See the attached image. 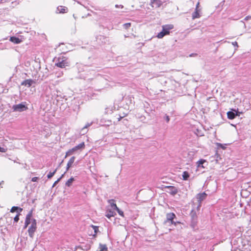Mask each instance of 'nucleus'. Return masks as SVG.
<instances>
[{
  "mask_svg": "<svg viewBox=\"0 0 251 251\" xmlns=\"http://www.w3.org/2000/svg\"><path fill=\"white\" fill-rule=\"evenodd\" d=\"M116 213L114 211H112V210H108L106 211V213L105 214V216L110 219L112 217H114L115 215H116Z\"/></svg>",
  "mask_w": 251,
  "mask_h": 251,
  "instance_id": "obj_18",
  "label": "nucleus"
},
{
  "mask_svg": "<svg viewBox=\"0 0 251 251\" xmlns=\"http://www.w3.org/2000/svg\"><path fill=\"white\" fill-rule=\"evenodd\" d=\"M162 4V1L161 0H153L151 2V5L152 7L158 8Z\"/></svg>",
  "mask_w": 251,
  "mask_h": 251,
  "instance_id": "obj_14",
  "label": "nucleus"
},
{
  "mask_svg": "<svg viewBox=\"0 0 251 251\" xmlns=\"http://www.w3.org/2000/svg\"><path fill=\"white\" fill-rule=\"evenodd\" d=\"M64 251H71V250H65Z\"/></svg>",
  "mask_w": 251,
  "mask_h": 251,
  "instance_id": "obj_59",
  "label": "nucleus"
},
{
  "mask_svg": "<svg viewBox=\"0 0 251 251\" xmlns=\"http://www.w3.org/2000/svg\"><path fill=\"white\" fill-rule=\"evenodd\" d=\"M37 229V226H33V225H31L28 229V235L31 238H33L34 237V233L36 231Z\"/></svg>",
  "mask_w": 251,
  "mask_h": 251,
  "instance_id": "obj_8",
  "label": "nucleus"
},
{
  "mask_svg": "<svg viewBox=\"0 0 251 251\" xmlns=\"http://www.w3.org/2000/svg\"><path fill=\"white\" fill-rule=\"evenodd\" d=\"M166 121L167 123H168L170 121V118L168 116H166Z\"/></svg>",
  "mask_w": 251,
  "mask_h": 251,
  "instance_id": "obj_49",
  "label": "nucleus"
},
{
  "mask_svg": "<svg viewBox=\"0 0 251 251\" xmlns=\"http://www.w3.org/2000/svg\"><path fill=\"white\" fill-rule=\"evenodd\" d=\"M90 249V246H77L75 247L76 250H82L83 251H87Z\"/></svg>",
  "mask_w": 251,
  "mask_h": 251,
  "instance_id": "obj_20",
  "label": "nucleus"
},
{
  "mask_svg": "<svg viewBox=\"0 0 251 251\" xmlns=\"http://www.w3.org/2000/svg\"><path fill=\"white\" fill-rule=\"evenodd\" d=\"M12 218L11 217L10 218V221H12Z\"/></svg>",
  "mask_w": 251,
  "mask_h": 251,
  "instance_id": "obj_64",
  "label": "nucleus"
},
{
  "mask_svg": "<svg viewBox=\"0 0 251 251\" xmlns=\"http://www.w3.org/2000/svg\"><path fill=\"white\" fill-rule=\"evenodd\" d=\"M115 7L116 8H118V7H121L122 8H124V6L123 5H118V4H116L115 5Z\"/></svg>",
  "mask_w": 251,
  "mask_h": 251,
  "instance_id": "obj_45",
  "label": "nucleus"
},
{
  "mask_svg": "<svg viewBox=\"0 0 251 251\" xmlns=\"http://www.w3.org/2000/svg\"><path fill=\"white\" fill-rule=\"evenodd\" d=\"M76 67L77 69L78 73H80L85 72L84 75H80L79 77L82 79H92L93 77H88L89 75H92L94 77H100L102 78L103 77L98 73L100 71V68L93 64H84L81 63H76Z\"/></svg>",
  "mask_w": 251,
  "mask_h": 251,
  "instance_id": "obj_1",
  "label": "nucleus"
},
{
  "mask_svg": "<svg viewBox=\"0 0 251 251\" xmlns=\"http://www.w3.org/2000/svg\"><path fill=\"white\" fill-rule=\"evenodd\" d=\"M74 251H83L82 250H76V249H75V250Z\"/></svg>",
  "mask_w": 251,
  "mask_h": 251,
  "instance_id": "obj_54",
  "label": "nucleus"
},
{
  "mask_svg": "<svg viewBox=\"0 0 251 251\" xmlns=\"http://www.w3.org/2000/svg\"><path fill=\"white\" fill-rule=\"evenodd\" d=\"M91 16V14H89V13H88V14L87 15V16H86L87 17V16Z\"/></svg>",
  "mask_w": 251,
  "mask_h": 251,
  "instance_id": "obj_58",
  "label": "nucleus"
},
{
  "mask_svg": "<svg viewBox=\"0 0 251 251\" xmlns=\"http://www.w3.org/2000/svg\"><path fill=\"white\" fill-rule=\"evenodd\" d=\"M85 148V144L84 142H82L80 144H78L77 146H75L74 148L71 149H70L66 152V155L65 158L69 156H70L74 153L76 151L78 150H82Z\"/></svg>",
  "mask_w": 251,
  "mask_h": 251,
  "instance_id": "obj_4",
  "label": "nucleus"
},
{
  "mask_svg": "<svg viewBox=\"0 0 251 251\" xmlns=\"http://www.w3.org/2000/svg\"><path fill=\"white\" fill-rule=\"evenodd\" d=\"M73 17L74 18V19H75V20H76V18H77V17L75 16V14H73Z\"/></svg>",
  "mask_w": 251,
  "mask_h": 251,
  "instance_id": "obj_53",
  "label": "nucleus"
},
{
  "mask_svg": "<svg viewBox=\"0 0 251 251\" xmlns=\"http://www.w3.org/2000/svg\"><path fill=\"white\" fill-rule=\"evenodd\" d=\"M93 124V122H91L90 123H87L81 129V131L83 132V134H84L85 133L87 132V128L91 126Z\"/></svg>",
  "mask_w": 251,
  "mask_h": 251,
  "instance_id": "obj_25",
  "label": "nucleus"
},
{
  "mask_svg": "<svg viewBox=\"0 0 251 251\" xmlns=\"http://www.w3.org/2000/svg\"><path fill=\"white\" fill-rule=\"evenodd\" d=\"M23 210V208H21L20 207L13 206L10 209V212H16L17 214H21V213L22 212Z\"/></svg>",
  "mask_w": 251,
  "mask_h": 251,
  "instance_id": "obj_13",
  "label": "nucleus"
},
{
  "mask_svg": "<svg viewBox=\"0 0 251 251\" xmlns=\"http://www.w3.org/2000/svg\"><path fill=\"white\" fill-rule=\"evenodd\" d=\"M21 214H17L13 219L14 223H17L20 220L19 217Z\"/></svg>",
  "mask_w": 251,
  "mask_h": 251,
  "instance_id": "obj_31",
  "label": "nucleus"
},
{
  "mask_svg": "<svg viewBox=\"0 0 251 251\" xmlns=\"http://www.w3.org/2000/svg\"><path fill=\"white\" fill-rule=\"evenodd\" d=\"M190 176L189 173L187 171H184L182 174V179L184 180H186L188 179Z\"/></svg>",
  "mask_w": 251,
  "mask_h": 251,
  "instance_id": "obj_26",
  "label": "nucleus"
},
{
  "mask_svg": "<svg viewBox=\"0 0 251 251\" xmlns=\"http://www.w3.org/2000/svg\"><path fill=\"white\" fill-rule=\"evenodd\" d=\"M168 35L167 34H166V32H164V31H163V30H162V31H161L160 32L158 33L157 35V37L159 39H161L165 35Z\"/></svg>",
  "mask_w": 251,
  "mask_h": 251,
  "instance_id": "obj_28",
  "label": "nucleus"
},
{
  "mask_svg": "<svg viewBox=\"0 0 251 251\" xmlns=\"http://www.w3.org/2000/svg\"><path fill=\"white\" fill-rule=\"evenodd\" d=\"M68 11V8L63 6H58L56 9V13L60 14L66 13Z\"/></svg>",
  "mask_w": 251,
  "mask_h": 251,
  "instance_id": "obj_9",
  "label": "nucleus"
},
{
  "mask_svg": "<svg viewBox=\"0 0 251 251\" xmlns=\"http://www.w3.org/2000/svg\"><path fill=\"white\" fill-rule=\"evenodd\" d=\"M9 40L16 44H19L22 42V40L19 37L15 36L10 37Z\"/></svg>",
  "mask_w": 251,
  "mask_h": 251,
  "instance_id": "obj_15",
  "label": "nucleus"
},
{
  "mask_svg": "<svg viewBox=\"0 0 251 251\" xmlns=\"http://www.w3.org/2000/svg\"><path fill=\"white\" fill-rule=\"evenodd\" d=\"M199 6H200V2H198L196 5V8H195V10H200V9H199Z\"/></svg>",
  "mask_w": 251,
  "mask_h": 251,
  "instance_id": "obj_43",
  "label": "nucleus"
},
{
  "mask_svg": "<svg viewBox=\"0 0 251 251\" xmlns=\"http://www.w3.org/2000/svg\"><path fill=\"white\" fill-rule=\"evenodd\" d=\"M31 223V225H33V226H37V222H36V219H32Z\"/></svg>",
  "mask_w": 251,
  "mask_h": 251,
  "instance_id": "obj_38",
  "label": "nucleus"
},
{
  "mask_svg": "<svg viewBox=\"0 0 251 251\" xmlns=\"http://www.w3.org/2000/svg\"><path fill=\"white\" fill-rule=\"evenodd\" d=\"M200 10H195V12L192 14V19L194 20L197 18H199L201 17L200 14Z\"/></svg>",
  "mask_w": 251,
  "mask_h": 251,
  "instance_id": "obj_23",
  "label": "nucleus"
},
{
  "mask_svg": "<svg viewBox=\"0 0 251 251\" xmlns=\"http://www.w3.org/2000/svg\"><path fill=\"white\" fill-rule=\"evenodd\" d=\"M115 109L114 105H110L108 106H106L105 108L104 113L105 114H111L112 113L113 110Z\"/></svg>",
  "mask_w": 251,
  "mask_h": 251,
  "instance_id": "obj_12",
  "label": "nucleus"
},
{
  "mask_svg": "<svg viewBox=\"0 0 251 251\" xmlns=\"http://www.w3.org/2000/svg\"><path fill=\"white\" fill-rule=\"evenodd\" d=\"M168 35L167 34H166V32H164V31H163V30H162V31H161L160 32L158 33L157 35V37L159 39H161L165 35Z\"/></svg>",
  "mask_w": 251,
  "mask_h": 251,
  "instance_id": "obj_29",
  "label": "nucleus"
},
{
  "mask_svg": "<svg viewBox=\"0 0 251 251\" xmlns=\"http://www.w3.org/2000/svg\"><path fill=\"white\" fill-rule=\"evenodd\" d=\"M11 0H0V3H4L9 2Z\"/></svg>",
  "mask_w": 251,
  "mask_h": 251,
  "instance_id": "obj_42",
  "label": "nucleus"
},
{
  "mask_svg": "<svg viewBox=\"0 0 251 251\" xmlns=\"http://www.w3.org/2000/svg\"><path fill=\"white\" fill-rule=\"evenodd\" d=\"M167 220L165 221V223L167 222H170L171 224L176 225V223L174 222V219L176 217V215L174 213H170L167 214Z\"/></svg>",
  "mask_w": 251,
  "mask_h": 251,
  "instance_id": "obj_7",
  "label": "nucleus"
},
{
  "mask_svg": "<svg viewBox=\"0 0 251 251\" xmlns=\"http://www.w3.org/2000/svg\"><path fill=\"white\" fill-rule=\"evenodd\" d=\"M67 172V171H65V172L63 174H62V175L60 176V177L59 178H58V179H60V180H61V179L64 177V175H65V173H66Z\"/></svg>",
  "mask_w": 251,
  "mask_h": 251,
  "instance_id": "obj_46",
  "label": "nucleus"
},
{
  "mask_svg": "<svg viewBox=\"0 0 251 251\" xmlns=\"http://www.w3.org/2000/svg\"><path fill=\"white\" fill-rule=\"evenodd\" d=\"M3 181H2L1 182H0V187L1 186V185H2V184H3Z\"/></svg>",
  "mask_w": 251,
  "mask_h": 251,
  "instance_id": "obj_55",
  "label": "nucleus"
},
{
  "mask_svg": "<svg viewBox=\"0 0 251 251\" xmlns=\"http://www.w3.org/2000/svg\"><path fill=\"white\" fill-rule=\"evenodd\" d=\"M55 66L61 68H65L66 70L70 67L71 63L70 60L66 57H59L57 62L55 63Z\"/></svg>",
  "mask_w": 251,
  "mask_h": 251,
  "instance_id": "obj_2",
  "label": "nucleus"
},
{
  "mask_svg": "<svg viewBox=\"0 0 251 251\" xmlns=\"http://www.w3.org/2000/svg\"><path fill=\"white\" fill-rule=\"evenodd\" d=\"M206 162V160H205V159H200L197 162V167L198 168H204V167L203 166V164L204 163Z\"/></svg>",
  "mask_w": 251,
  "mask_h": 251,
  "instance_id": "obj_19",
  "label": "nucleus"
},
{
  "mask_svg": "<svg viewBox=\"0 0 251 251\" xmlns=\"http://www.w3.org/2000/svg\"><path fill=\"white\" fill-rule=\"evenodd\" d=\"M78 3H80V4L83 5L82 4H81L80 2H78Z\"/></svg>",
  "mask_w": 251,
  "mask_h": 251,
  "instance_id": "obj_63",
  "label": "nucleus"
},
{
  "mask_svg": "<svg viewBox=\"0 0 251 251\" xmlns=\"http://www.w3.org/2000/svg\"><path fill=\"white\" fill-rule=\"evenodd\" d=\"M79 106L78 105L76 104L75 107H73V109L74 111L76 110V109H78Z\"/></svg>",
  "mask_w": 251,
  "mask_h": 251,
  "instance_id": "obj_48",
  "label": "nucleus"
},
{
  "mask_svg": "<svg viewBox=\"0 0 251 251\" xmlns=\"http://www.w3.org/2000/svg\"><path fill=\"white\" fill-rule=\"evenodd\" d=\"M28 109L27 104L25 101L22 102L18 104H14L12 107V109L14 112H23Z\"/></svg>",
  "mask_w": 251,
  "mask_h": 251,
  "instance_id": "obj_3",
  "label": "nucleus"
},
{
  "mask_svg": "<svg viewBox=\"0 0 251 251\" xmlns=\"http://www.w3.org/2000/svg\"><path fill=\"white\" fill-rule=\"evenodd\" d=\"M63 160L61 161V163H60V165L61 164H62V163L63 162Z\"/></svg>",
  "mask_w": 251,
  "mask_h": 251,
  "instance_id": "obj_62",
  "label": "nucleus"
},
{
  "mask_svg": "<svg viewBox=\"0 0 251 251\" xmlns=\"http://www.w3.org/2000/svg\"><path fill=\"white\" fill-rule=\"evenodd\" d=\"M232 44L234 46H237L238 47V43L237 42H234L232 43Z\"/></svg>",
  "mask_w": 251,
  "mask_h": 251,
  "instance_id": "obj_50",
  "label": "nucleus"
},
{
  "mask_svg": "<svg viewBox=\"0 0 251 251\" xmlns=\"http://www.w3.org/2000/svg\"><path fill=\"white\" fill-rule=\"evenodd\" d=\"M174 28L173 25H166L162 26V30L168 35L170 34V30Z\"/></svg>",
  "mask_w": 251,
  "mask_h": 251,
  "instance_id": "obj_10",
  "label": "nucleus"
},
{
  "mask_svg": "<svg viewBox=\"0 0 251 251\" xmlns=\"http://www.w3.org/2000/svg\"><path fill=\"white\" fill-rule=\"evenodd\" d=\"M32 214H33V211L32 210H31L28 214L26 215L25 218H28V219H32Z\"/></svg>",
  "mask_w": 251,
  "mask_h": 251,
  "instance_id": "obj_32",
  "label": "nucleus"
},
{
  "mask_svg": "<svg viewBox=\"0 0 251 251\" xmlns=\"http://www.w3.org/2000/svg\"><path fill=\"white\" fill-rule=\"evenodd\" d=\"M28 224H26V223H25V225L24 226V227H23V229H25L27 227V226H28Z\"/></svg>",
  "mask_w": 251,
  "mask_h": 251,
  "instance_id": "obj_47",
  "label": "nucleus"
},
{
  "mask_svg": "<svg viewBox=\"0 0 251 251\" xmlns=\"http://www.w3.org/2000/svg\"><path fill=\"white\" fill-rule=\"evenodd\" d=\"M109 203L110 204L111 207L113 210H116V209H118V207L117 206L116 204L115 203V201L114 200H109Z\"/></svg>",
  "mask_w": 251,
  "mask_h": 251,
  "instance_id": "obj_22",
  "label": "nucleus"
},
{
  "mask_svg": "<svg viewBox=\"0 0 251 251\" xmlns=\"http://www.w3.org/2000/svg\"><path fill=\"white\" fill-rule=\"evenodd\" d=\"M123 25L124 27H126V24H124Z\"/></svg>",
  "mask_w": 251,
  "mask_h": 251,
  "instance_id": "obj_60",
  "label": "nucleus"
},
{
  "mask_svg": "<svg viewBox=\"0 0 251 251\" xmlns=\"http://www.w3.org/2000/svg\"><path fill=\"white\" fill-rule=\"evenodd\" d=\"M237 115V114H235L232 111H228L227 112V118L230 119V120H232V119H234L236 116Z\"/></svg>",
  "mask_w": 251,
  "mask_h": 251,
  "instance_id": "obj_21",
  "label": "nucleus"
},
{
  "mask_svg": "<svg viewBox=\"0 0 251 251\" xmlns=\"http://www.w3.org/2000/svg\"><path fill=\"white\" fill-rule=\"evenodd\" d=\"M57 171V169H55L52 172H50L47 175V177L48 179H50L53 177V176L55 175L56 173V172Z\"/></svg>",
  "mask_w": 251,
  "mask_h": 251,
  "instance_id": "obj_30",
  "label": "nucleus"
},
{
  "mask_svg": "<svg viewBox=\"0 0 251 251\" xmlns=\"http://www.w3.org/2000/svg\"><path fill=\"white\" fill-rule=\"evenodd\" d=\"M101 123H102V122L101 121L100 123V124L101 126L106 125V124H102Z\"/></svg>",
  "mask_w": 251,
  "mask_h": 251,
  "instance_id": "obj_56",
  "label": "nucleus"
},
{
  "mask_svg": "<svg viewBox=\"0 0 251 251\" xmlns=\"http://www.w3.org/2000/svg\"><path fill=\"white\" fill-rule=\"evenodd\" d=\"M32 214H33V211L32 210H31L28 214L26 215L25 218H28V219H32Z\"/></svg>",
  "mask_w": 251,
  "mask_h": 251,
  "instance_id": "obj_34",
  "label": "nucleus"
},
{
  "mask_svg": "<svg viewBox=\"0 0 251 251\" xmlns=\"http://www.w3.org/2000/svg\"><path fill=\"white\" fill-rule=\"evenodd\" d=\"M96 41L98 45L101 46L108 42V39L104 36L99 35L96 37Z\"/></svg>",
  "mask_w": 251,
  "mask_h": 251,
  "instance_id": "obj_5",
  "label": "nucleus"
},
{
  "mask_svg": "<svg viewBox=\"0 0 251 251\" xmlns=\"http://www.w3.org/2000/svg\"><path fill=\"white\" fill-rule=\"evenodd\" d=\"M165 188H168L170 189V192H169L170 194L174 196L178 192L177 189L173 186H165Z\"/></svg>",
  "mask_w": 251,
  "mask_h": 251,
  "instance_id": "obj_11",
  "label": "nucleus"
},
{
  "mask_svg": "<svg viewBox=\"0 0 251 251\" xmlns=\"http://www.w3.org/2000/svg\"><path fill=\"white\" fill-rule=\"evenodd\" d=\"M124 151H126V147H124Z\"/></svg>",
  "mask_w": 251,
  "mask_h": 251,
  "instance_id": "obj_61",
  "label": "nucleus"
},
{
  "mask_svg": "<svg viewBox=\"0 0 251 251\" xmlns=\"http://www.w3.org/2000/svg\"><path fill=\"white\" fill-rule=\"evenodd\" d=\"M206 195H207L204 192L198 194L197 198L199 202H201V201L204 200L206 198Z\"/></svg>",
  "mask_w": 251,
  "mask_h": 251,
  "instance_id": "obj_17",
  "label": "nucleus"
},
{
  "mask_svg": "<svg viewBox=\"0 0 251 251\" xmlns=\"http://www.w3.org/2000/svg\"><path fill=\"white\" fill-rule=\"evenodd\" d=\"M38 180H39V177H36V176L33 177L31 178V181H32V182H37L38 181Z\"/></svg>",
  "mask_w": 251,
  "mask_h": 251,
  "instance_id": "obj_40",
  "label": "nucleus"
},
{
  "mask_svg": "<svg viewBox=\"0 0 251 251\" xmlns=\"http://www.w3.org/2000/svg\"><path fill=\"white\" fill-rule=\"evenodd\" d=\"M75 181V178L73 176H71L66 182L65 185L67 187H70L73 182Z\"/></svg>",
  "mask_w": 251,
  "mask_h": 251,
  "instance_id": "obj_24",
  "label": "nucleus"
},
{
  "mask_svg": "<svg viewBox=\"0 0 251 251\" xmlns=\"http://www.w3.org/2000/svg\"><path fill=\"white\" fill-rule=\"evenodd\" d=\"M131 25V24L130 23H126V28L128 27V26H130Z\"/></svg>",
  "mask_w": 251,
  "mask_h": 251,
  "instance_id": "obj_52",
  "label": "nucleus"
},
{
  "mask_svg": "<svg viewBox=\"0 0 251 251\" xmlns=\"http://www.w3.org/2000/svg\"><path fill=\"white\" fill-rule=\"evenodd\" d=\"M100 251H106L107 250V247L105 244H99Z\"/></svg>",
  "mask_w": 251,
  "mask_h": 251,
  "instance_id": "obj_27",
  "label": "nucleus"
},
{
  "mask_svg": "<svg viewBox=\"0 0 251 251\" xmlns=\"http://www.w3.org/2000/svg\"><path fill=\"white\" fill-rule=\"evenodd\" d=\"M32 214H33V211L32 210H31L28 214L26 215L25 218H28V219H32Z\"/></svg>",
  "mask_w": 251,
  "mask_h": 251,
  "instance_id": "obj_33",
  "label": "nucleus"
},
{
  "mask_svg": "<svg viewBox=\"0 0 251 251\" xmlns=\"http://www.w3.org/2000/svg\"><path fill=\"white\" fill-rule=\"evenodd\" d=\"M61 74H62V72H61V73H59V75H58V77L60 76L61 75Z\"/></svg>",
  "mask_w": 251,
  "mask_h": 251,
  "instance_id": "obj_57",
  "label": "nucleus"
},
{
  "mask_svg": "<svg viewBox=\"0 0 251 251\" xmlns=\"http://www.w3.org/2000/svg\"><path fill=\"white\" fill-rule=\"evenodd\" d=\"M35 83V81L34 80L32 79H27L22 81L21 83V85L25 86L28 88L31 86L32 85Z\"/></svg>",
  "mask_w": 251,
  "mask_h": 251,
  "instance_id": "obj_6",
  "label": "nucleus"
},
{
  "mask_svg": "<svg viewBox=\"0 0 251 251\" xmlns=\"http://www.w3.org/2000/svg\"><path fill=\"white\" fill-rule=\"evenodd\" d=\"M125 117V115H124V116H120L119 118H118L119 121H120L121 119H122V118H124Z\"/></svg>",
  "mask_w": 251,
  "mask_h": 251,
  "instance_id": "obj_51",
  "label": "nucleus"
},
{
  "mask_svg": "<svg viewBox=\"0 0 251 251\" xmlns=\"http://www.w3.org/2000/svg\"><path fill=\"white\" fill-rule=\"evenodd\" d=\"M75 159V156H72L71 157L67 164L66 171H68L69 170V169L72 167L73 164L74 163Z\"/></svg>",
  "mask_w": 251,
  "mask_h": 251,
  "instance_id": "obj_16",
  "label": "nucleus"
},
{
  "mask_svg": "<svg viewBox=\"0 0 251 251\" xmlns=\"http://www.w3.org/2000/svg\"><path fill=\"white\" fill-rule=\"evenodd\" d=\"M116 210L118 212V213H119V214L120 215H121V216L122 217H124V213L123 211H122L120 209H119L118 207V209H116Z\"/></svg>",
  "mask_w": 251,
  "mask_h": 251,
  "instance_id": "obj_36",
  "label": "nucleus"
},
{
  "mask_svg": "<svg viewBox=\"0 0 251 251\" xmlns=\"http://www.w3.org/2000/svg\"><path fill=\"white\" fill-rule=\"evenodd\" d=\"M5 150L3 148L0 147V152H5Z\"/></svg>",
  "mask_w": 251,
  "mask_h": 251,
  "instance_id": "obj_44",
  "label": "nucleus"
},
{
  "mask_svg": "<svg viewBox=\"0 0 251 251\" xmlns=\"http://www.w3.org/2000/svg\"><path fill=\"white\" fill-rule=\"evenodd\" d=\"M60 179H57L53 184L52 187H55L56 184L60 181Z\"/></svg>",
  "mask_w": 251,
  "mask_h": 251,
  "instance_id": "obj_41",
  "label": "nucleus"
},
{
  "mask_svg": "<svg viewBox=\"0 0 251 251\" xmlns=\"http://www.w3.org/2000/svg\"><path fill=\"white\" fill-rule=\"evenodd\" d=\"M92 227H93V228L94 230L95 234H97L98 232L99 231V226L92 225Z\"/></svg>",
  "mask_w": 251,
  "mask_h": 251,
  "instance_id": "obj_35",
  "label": "nucleus"
},
{
  "mask_svg": "<svg viewBox=\"0 0 251 251\" xmlns=\"http://www.w3.org/2000/svg\"><path fill=\"white\" fill-rule=\"evenodd\" d=\"M19 2L17 0H15L11 2V7L14 8L16 5L19 4Z\"/></svg>",
  "mask_w": 251,
  "mask_h": 251,
  "instance_id": "obj_37",
  "label": "nucleus"
},
{
  "mask_svg": "<svg viewBox=\"0 0 251 251\" xmlns=\"http://www.w3.org/2000/svg\"><path fill=\"white\" fill-rule=\"evenodd\" d=\"M31 220L32 219L25 218V223L29 225L31 223Z\"/></svg>",
  "mask_w": 251,
  "mask_h": 251,
  "instance_id": "obj_39",
  "label": "nucleus"
}]
</instances>
